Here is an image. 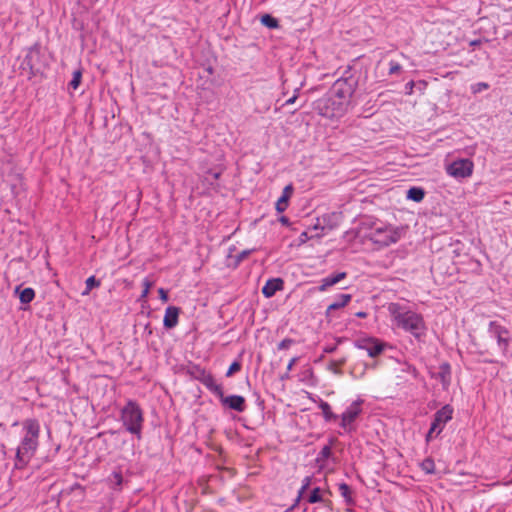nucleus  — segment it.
I'll use <instances>...</instances> for the list:
<instances>
[{
	"label": "nucleus",
	"instance_id": "obj_1",
	"mask_svg": "<svg viewBox=\"0 0 512 512\" xmlns=\"http://www.w3.org/2000/svg\"><path fill=\"white\" fill-rule=\"evenodd\" d=\"M19 443L15 448L13 468L24 470L36 455L40 445L41 426L36 418L24 419L21 423Z\"/></svg>",
	"mask_w": 512,
	"mask_h": 512
},
{
	"label": "nucleus",
	"instance_id": "obj_2",
	"mask_svg": "<svg viewBox=\"0 0 512 512\" xmlns=\"http://www.w3.org/2000/svg\"><path fill=\"white\" fill-rule=\"evenodd\" d=\"M392 327L403 330L415 339L421 340L427 331L423 316L404 303L392 302L387 306Z\"/></svg>",
	"mask_w": 512,
	"mask_h": 512
},
{
	"label": "nucleus",
	"instance_id": "obj_3",
	"mask_svg": "<svg viewBox=\"0 0 512 512\" xmlns=\"http://www.w3.org/2000/svg\"><path fill=\"white\" fill-rule=\"evenodd\" d=\"M120 419L129 433L135 435L138 440L142 438L144 415L136 401H127L125 406L121 409Z\"/></svg>",
	"mask_w": 512,
	"mask_h": 512
},
{
	"label": "nucleus",
	"instance_id": "obj_4",
	"mask_svg": "<svg viewBox=\"0 0 512 512\" xmlns=\"http://www.w3.org/2000/svg\"><path fill=\"white\" fill-rule=\"evenodd\" d=\"M348 104L334 97L329 92L328 95L317 101L316 108L319 114L328 118L341 117L348 109Z\"/></svg>",
	"mask_w": 512,
	"mask_h": 512
},
{
	"label": "nucleus",
	"instance_id": "obj_5",
	"mask_svg": "<svg viewBox=\"0 0 512 512\" xmlns=\"http://www.w3.org/2000/svg\"><path fill=\"white\" fill-rule=\"evenodd\" d=\"M357 84L358 80L355 76H343L334 82L329 92L334 97H337L339 100L349 105Z\"/></svg>",
	"mask_w": 512,
	"mask_h": 512
},
{
	"label": "nucleus",
	"instance_id": "obj_6",
	"mask_svg": "<svg viewBox=\"0 0 512 512\" xmlns=\"http://www.w3.org/2000/svg\"><path fill=\"white\" fill-rule=\"evenodd\" d=\"M402 230L391 225H381L371 230L369 238L375 244L389 246L398 242L401 238Z\"/></svg>",
	"mask_w": 512,
	"mask_h": 512
},
{
	"label": "nucleus",
	"instance_id": "obj_7",
	"mask_svg": "<svg viewBox=\"0 0 512 512\" xmlns=\"http://www.w3.org/2000/svg\"><path fill=\"white\" fill-rule=\"evenodd\" d=\"M453 408L449 404L444 405L441 409H439L433 417V421L431 423L430 429L426 434V442L429 443L434 438L438 437L440 433L445 428L446 424L453 417Z\"/></svg>",
	"mask_w": 512,
	"mask_h": 512
},
{
	"label": "nucleus",
	"instance_id": "obj_8",
	"mask_svg": "<svg viewBox=\"0 0 512 512\" xmlns=\"http://www.w3.org/2000/svg\"><path fill=\"white\" fill-rule=\"evenodd\" d=\"M488 333L490 337L496 339L502 353L506 354L511 340L509 330L497 321H491L488 324Z\"/></svg>",
	"mask_w": 512,
	"mask_h": 512
},
{
	"label": "nucleus",
	"instance_id": "obj_9",
	"mask_svg": "<svg viewBox=\"0 0 512 512\" xmlns=\"http://www.w3.org/2000/svg\"><path fill=\"white\" fill-rule=\"evenodd\" d=\"M474 163L470 159H458L446 166V172L455 179H464L472 175Z\"/></svg>",
	"mask_w": 512,
	"mask_h": 512
},
{
	"label": "nucleus",
	"instance_id": "obj_10",
	"mask_svg": "<svg viewBox=\"0 0 512 512\" xmlns=\"http://www.w3.org/2000/svg\"><path fill=\"white\" fill-rule=\"evenodd\" d=\"M362 403L363 400H356L352 402L345 412L341 415V423L340 426L347 432H351L355 430L353 423L358 418V416L362 413Z\"/></svg>",
	"mask_w": 512,
	"mask_h": 512
},
{
	"label": "nucleus",
	"instance_id": "obj_11",
	"mask_svg": "<svg viewBox=\"0 0 512 512\" xmlns=\"http://www.w3.org/2000/svg\"><path fill=\"white\" fill-rule=\"evenodd\" d=\"M357 347L365 350L370 357H376L384 350V343L376 338H364L357 342Z\"/></svg>",
	"mask_w": 512,
	"mask_h": 512
},
{
	"label": "nucleus",
	"instance_id": "obj_12",
	"mask_svg": "<svg viewBox=\"0 0 512 512\" xmlns=\"http://www.w3.org/2000/svg\"><path fill=\"white\" fill-rule=\"evenodd\" d=\"M221 403L224 406L229 407L232 410H235L237 412H244L246 409V401L243 396L240 395H230V396H224L220 398Z\"/></svg>",
	"mask_w": 512,
	"mask_h": 512
},
{
	"label": "nucleus",
	"instance_id": "obj_13",
	"mask_svg": "<svg viewBox=\"0 0 512 512\" xmlns=\"http://www.w3.org/2000/svg\"><path fill=\"white\" fill-rule=\"evenodd\" d=\"M201 383L217 397L221 398L224 391L221 384L217 383L216 379L210 373H203Z\"/></svg>",
	"mask_w": 512,
	"mask_h": 512
},
{
	"label": "nucleus",
	"instance_id": "obj_14",
	"mask_svg": "<svg viewBox=\"0 0 512 512\" xmlns=\"http://www.w3.org/2000/svg\"><path fill=\"white\" fill-rule=\"evenodd\" d=\"M40 58V47L38 44L33 45L27 51L23 64L26 65L31 71L38 69L37 64Z\"/></svg>",
	"mask_w": 512,
	"mask_h": 512
},
{
	"label": "nucleus",
	"instance_id": "obj_15",
	"mask_svg": "<svg viewBox=\"0 0 512 512\" xmlns=\"http://www.w3.org/2000/svg\"><path fill=\"white\" fill-rule=\"evenodd\" d=\"M180 309L175 306H169L165 310L163 325L167 329H172L178 324Z\"/></svg>",
	"mask_w": 512,
	"mask_h": 512
},
{
	"label": "nucleus",
	"instance_id": "obj_16",
	"mask_svg": "<svg viewBox=\"0 0 512 512\" xmlns=\"http://www.w3.org/2000/svg\"><path fill=\"white\" fill-rule=\"evenodd\" d=\"M283 289V280L281 278L269 279L262 288V293L266 298L275 295L277 291Z\"/></svg>",
	"mask_w": 512,
	"mask_h": 512
},
{
	"label": "nucleus",
	"instance_id": "obj_17",
	"mask_svg": "<svg viewBox=\"0 0 512 512\" xmlns=\"http://www.w3.org/2000/svg\"><path fill=\"white\" fill-rule=\"evenodd\" d=\"M293 191H294V188H293L292 184H288L287 186L284 187L281 197L276 202L275 208H276L277 212L281 213L287 209L289 199L291 198Z\"/></svg>",
	"mask_w": 512,
	"mask_h": 512
},
{
	"label": "nucleus",
	"instance_id": "obj_18",
	"mask_svg": "<svg viewBox=\"0 0 512 512\" xmlns=\"http://www.w3.org/2000/svg\"><path fill=\"white\" fill-rule=\"evenodd\" d=\"M346 278L345 272H338L335 275H330L321 280V284L318 288L319 291L324 292L333 285L339 283L341 280Z\"/></svg>",
	"mask_w": 512,
	"mask_h": 512
},
{
	"label": "nucleus",
	"instance_id": "obj_19",
	"mask_svg": "<svg viewBox=\"0 0 512 512\" xmlns=\"http://www.w3.org/2000/svg\"><path fill=\"white\" fill-rule=\"evenodd\" d=\"M352 299L351 294H340L336 300L326 309V316L329 317L334 310L345 307Z\"/></svg>",
	"mask_w": 512,
	"mask_h": 512
},
{
	"label": "nucleus",
	"instance_id": "obj_20",
	"mask_svg": "<svg viewBox=\"0 0 512 512\" xmlns=\"http://www.w3.org/2000/svg\"><path fill=\"white\" fill-rule=\"evenodd\" d=\"M331 457H332L331 444L323 446L316 457V463H317L318 467L320 469L325 468L327 460L330 459Z\"/></svg>",
	"mask_w": 512,
	"mask_h": 512
},
{
	"label": "nucleus",
	"instance_id": "obj_21",
	"mask_svg": "<svg viewBox=\"0 0 512 512\" xmlns=\"http://www.w3.org/2000/svg\"><path fill=\"white\" fill-rule=\"evenodd\" d=\"M15 293L19 295L22 304H29L35 298V291L30 287L21 290V286H17Z\"/></svg>",
	"mask_w": 512,
	"mask_h": 512
},
{
	"label": "nucleus",
	"instance_id": "obj_22",
	"mask_svg": "<svg viewBox=\"0 0 512 512\" xmlns=\"http://www.w3.org/2000/svg\"><path fill=\"white\" fill-rule=\"evenodd\" d=\"M438 378L440 379L444 388H447L450 385L451 368L448 363H444L439 367Z\"/></svg>",
	"mask_w": 512,
	"mask_h": 512
},
{
	"label": "nucleus",
	"instance_id": "obj_23",
	"mask_svg": "<svg viewBox=\"0 0 512 512\" xmlns=\"http://www.w3.org/2000/svg\"><path fill=\"white\" fill-rule=\"evenodd\" d=\"M319 408L322 411L323 417L326 421L336 420L338 416L332 412L331 406L328 402L320 401Z\"/></svg>",
	"mask_w": 512,
	"mask_h": 512
},
{
	"label": "nucleus",
	"instance_id": "obj_24",
	"mask_svg": "<svg viewBox=\"0 0 512 512\" xmlns=\"http://www.w3.org/2000/svg\"><path fill=\"white\" fill-rule=\"evenodd\" d=\"M424 196H425V192L420 187H411L407 191V198L410 199V200H413L415 202L422 201Z\"/></svg>",
	"mask_w": 512,
	"mask_h": 512
},
{
	"label": "nucleus",
	"instance_id": "obj_25",
	"mask_svg": "<svg viewBox=\"0 0 512 512\" xmlns=\"http://www.w3.org/2000/svg\"><path fill=\"white\" fill-rule=\"evenodd\" d=\"M323 490L319 487L314 488L309 494L307 501L309 503H318L323 501Z\"/></svg>",
	"mask_w": 512,
	"mask_h": 512
},
{
	"label": "nucleus",
	"instance_id": "obj_26",
	"mask_svg": "<svg viewBox=\"0 0 512 512\" xmlns=\"http://www.w3.org/2000/svg\"><path fill=\"white\" fill-rule=\"evenodd\" d=\"M85 284L86 288L82 292L83 296L88 295L92 289L99 287L101 283L99 280L95 278V276H90L89 278L86 279Z\"/></svg>",
	"mask_w": 512,
	"mask_h": 512
},
{
	"label": "nucleus",
	"instance_id": "obj_27",
	"mask_svg": "<svg viewBox=\"0 0 512 512\" xmlns=\"http://www.w3.org/2000/svg\"><path fill=\"white\" fill-rule=\"evenodd\" d=\"M420 467L426 474H434L435 473V463L432 458L424 459L421 462Z\"/></svg>",
	"mask_w": 512,
	"mask_h": 512
},
{
	"label": "nucleus",
	"instance_id": "obj_28",
	"mask_svg": "<svg viewBox=\"0 0 512 512\" xmlns=\"http://www.w3.org/2000/svg\"><path fill=\"white\" fill-rule=\"evenodd\" d=\"M261 23L268 28H277L279 26L278 20L269 14L262 16Z\"/></svg>",
	"mask_w": 512,
	"mask_h": 512
},
{
	"label": "nucleus",
	"instance_id": "obj_29",
	"mask_svg": "<svg viewBox=\"0 0 512 512\" xmlns=\"http://www.w3.org/2000/svg\"><path fill=\"white\" fill-rule=\"evenodd\" d=\"M143 290L139 297V300H145L150 292V289L153 286V282L149 278H145L142 282Z\"/></svg>",
	"mask_w": 512,
	"mask_h": 512
},
{
	"label": "nucleus",
	"instance_id": "obj_30",
	"mask_svg": "<svg viewBox=\"0 0 512 512\" xmlns=\"http://www.w3.org/2000/svg\"><path fill=\"white\" fill-rule=\"evenodd\" d=\"M338 490H339L341 496L343 498H345V500L347 502L351 501L352 491H351V488H350V486L348 484H346V483L339 484Z\"/></svg>",
	"mask_w": 512,
	"mask_h": 512
},
{
	"label": "nucleus",
	"instance_id": "obj_31",
	"mask_svg": "<svg viewBox=\"0 0 512 512\" xmlns=\"http://www.w3.org/2000/svg\"><path fill=\"white\" fill-rule=\"evenodd\" d=\"M81 78H82V72L80 70L74 71L73 77H72L71 81L69 82V87H71L73 90H76L81 83Z\"/></svg>",
	"mask_w": 512,
	"mask_h": 512
},
{
	"label": "nucleus",
	"instance_id": "obj_32",
	"mask_svg": "<svg viewBox=\"0 0 512 512\" xmlns=\"http://www.w3.org/2000/svg\"><path fill=\"white\" fill-rule=\"evenodd\" d=\"M241 370V364L240 362L238 361H234L230 367L228 368L227 372H226V376L227 377H230L232 376L233 374H235L236 372H239Z\"/></svg>",
	"mask_w": 512,
	"mask_h": 512
},
{
	"label": "nucleus",
	"instance_id": "obj_33",
	"mask_svg": "<svg viewBox=\"0 0 512 512\" xmlns=\"http://www.w3.org/2000/svg\"><path fill=\"white\" fill-rule=\"evenodd\" d=\"M401 70H402V66L398 62H395V61L389 62V74L390 75L397 74Z\"/></svg>",
	"mask_w": 512,
	"mask_h": 512
},
{
	"label": "nucleus",
	"instance_id": "obj_34",
	"mask_svg": "<svg viewBox=\"0 0 512 512\" xmlns=\"http://www.w3.org/2000/svg\"><path fill=\"white\" fill-rule=\"evenodd\" d=\"M311 484V477L307 476L302 481V486L299 490V497L303 496L305 491L309 488Z\"/></svg>",
	"mask_w": 512,
	"mask_h": 512
},
{
	"label": "nucleus",
	"instance_id": "obj_35",
	"mask_svg": "<svg viewBox=\"0 0 512 512\" xmlns=\"http://www.w3.org/2000/svg\"><path fill=\"white\" fill-rule=\"evenodd\" d=\"M343 364H344V360H339V361L333 360L329 363V369L331 371H333L334 373H338L339 367L342 366Z\"/></svg>",
	"mask_w": 512,
	"mask_h": 512
},
{
	"label": "nucleus",
	"instance_id": "obj_36",
	"mask_svg": "<svg viewBox=\"0 0 512 512\" xmlns=\"http://www.w3.org/2000/svg\"><path fill=\"white\" fill-rule=\"evenodd\" d=\"M293 340L290 339V338H285L283 339L279 344H278V349L279 350H285V349H288L292 344H293Z\"/></svg>",
	"mask_w": 512,
	"mask_h": 512
},
{
	"label": "nucleus",
	"instance_id": "obj_37",
	"mask_svg": "<svg viewBox=\"0 0 512 512\" xmlns=\"http://www.w3.org/2000/svg\"><path fill=\"white\" fill-rule=\"evenodd\" d=\"M253 251L254 250H243L242 252H240L236 257L237 263L239 264L240 262L245 260Z\"/></svg>",
	"mask_w": 512,
	"mask_h": 512
},
{
	"label": "nucleus",
	"instance_id": "obj_38",
	"mask_svg": "<svg viewBox=\"0 0 512 512\" xmlns=\"http://www.w3.org/2000/svg\"><path fill=\"white\" fill-rule=\"evenodd\" d=\"M158 293H159V296H160V299L163 301V302H167L168 301V293L165 289L163 288H160L158 290Z\"/></svg>",
	"mask_w": 512,
	"mask_h": 512
},
{
	"label": "nucleus",
	"instance_id": "obj_39",
	"mask_svg": "<svg viewBox=\"0 0 512 512\" xmlns=\"http://www.w3.org/2000/svg\"><path fill=\"white\" fill-rule=\"evenodd\" d=\"M414 81H410L405 85L406 94L411 95L413 93Z\"/></svg>",
	"mask_w": 512,
	"mask_h": 512
},
{
	"label": "nucleus",
	"instance_id": "obj_40",
	"mask_svg": "<svg viewBox=\"0 0 512 512\" xmlns=\"http://www.w3.org/2000/svg\"><path fill=\"white\" fill-rule=\"evenodd\" d=\"M297 361H298V357H293V358L289 361V363H288V365H287V371H288V372H290V371L293 369V367H294V365L297 363Z\"/></svg>",
	"mask_w": 512,
	"mask_h": 512
},
{
	"label": "nucleus",
	"instance_id": "obj_41",
	"mask_svg": "<svg viewBox=\"0 0 512 512\" xmlns=\"http://www.w3.org/2000/svg\"><path fill=\"white\" fill-rule=\"evenodd\" d=\"M477 87H478V88H477L476 90H474L475 92H479V91H481V90H483V89H488V87H489V86H488V84H487V83H483V82H481V83H478V84H477Z\"/></svg>",
	"mask_w": 512,
	"mask_h": 512
},
{
	"label": "nucleus",
	"instance_id": "obj_42",
	"mask_svg": "<svg viewBox=\"0 0 512 512\" xmlns=\"http://www.w3.org/2000/svg\"><path fill=\"white\" fill-rule=\"evenodd\" d=\"M335 350H336V346H326V347L324 348V352H325V353H332V352H334Z\"/></svg>",
	"mask_w": 512,
	"mask_h": 512
},
{
	"label": "nucleus",
	"instance_id": "obj_43",
	"mask_svg": "<svg viewBox=\"0 0 512 512\" xmlns=\"http://www.w3.org/2000/svg\"><path fill=\"white\" fill-rule=\"evenodd\" d=\"M296 99H297V95H293L291 98L286 100L285 105L293 104L296 101Z\"/></svg>",
	"mask_w": 512,
	"mask_h": 512
},
{
	"label": "nucleus",
	"instance_id": "obj_44",
	"mask_svg": "<svg viewBox=\"0 0 512 512\" xmlns=\"http://www.w3.org/2000/svg\"><path fill=\"white\" fill-rule=\"evenodd\" d=\"M214 179H218L221 175V172H209Z\"/></svg>",
	"mask_w": 512,
	"mask_h": 512
},
{
	"label": "nucleus",
	"instance_id": "obj_45",
	"mask_svg": "<svg viewBox=\"0 0 512 512\" xmlns=\"http://www.w3.org/2000/svg\"><path fill=\"white\" fill-rule=\"evenodd\" d=\"M356 316L359 318H365L367 316V313L366 312H358V313H356Z\"/></svg>",
	"mask_w": 512,
	"mask_h": 512
},
{
	"label": "nucleus",
	"instance_id": "obj_46",
	"mask_svg": "<svg viewBox=\"0 0 512 512\" xmlns=\"http://www.w3.org/2000/svg\"><path fill=\"white\" fill-rule=\"evenodd\" d=\"M282 379H287L289 378V372L287 371L286 373H284V375L281 377Z\"/></svg>",
	"mask_w": 512,
	"mask_h": 512
},
{
	"label": "nucleus",
	"instance_id": "obj_47",
	"mask_svg": "<svg viewBox=\"0 0 512 512\" xmlns=\"http://www.w3.org/2000/svg\"><path fill=\"white\" fill-rule=\"evenodd\" d=\"M281 222H282V223H287V222H288V220H287V218H286V217H282V218H281Z\"/></svg>",
	"mask_w": 512,
	"mask_h": 512
},
{
	"label": "nucleus",
	"instance_id": "obj_48",
	"mask_svg": "<svg viewBox=\"0 0 512 512\" xmlns=\"http://www.w3.org/2000/svg\"><path fill=\"white\" fill-rule=\"evenodd\" d=\"M18 424V422H14L12 426H17Z\"/></svg>",
	"mask_w": 512,
	"mask_h": 512
}]
</instances>
